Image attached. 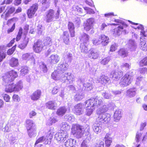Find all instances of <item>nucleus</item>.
<instances>
[{
    "label": "nucleus",
    "instance_id": "nucleus-59",
    "mask_svg": "<svg viewBox=\"0 0 147 147\" xmlns=\"http://www.w3.org/2000/svg\"><path fill=\"white\" fill-rule=\"evenodd\" d=\"M89 141L87 140H84L82 143L81 144V147H89Z\"/></svg>",
    "mask_w": 147,
    "mask_h": 147
},
{
    "label": "nucleus",
    "instance_id": "nucleus-30",
    "mask_svg": "<svg viewBox=\"0 0 147 147\" xmlns=\"http://www.w3.org/2000/svg\"><path fill=\"white\" fill-rule=\"evenodd\" d=\"M87 44L84 43H81L80 45V49L81 52L84 54L89 53V50Z\"/></svg>",
    "mask_w": 147,
    "mask_h": 147
},
{
    "label": "nucleus",
    "instance_id": "nucleus-62",
    "mask_svg": "<svg viewBox=\"0 0 147 147\" xmlns=\"http://www.w3.org/2000/svg\"><path fill=\"white\" fill-rule=\"evenodd\" d=\"M105 147H109L112 142V139L111 138L106 140L105 141Z\"/></svg>",
    "mask_w": 147,
    "mask_h": 147
},
{
    "label": "nucleus",
    "instance_id": "nucleus-47",
    "mask_svg": "<svg viewBox=\"0 0 147 147\" xmlns=\"http://www.w3.org/2000/svg\"><path fill=\"white\" fill-rule=\"evenodd\" d=\"M120 67L123 70H127L130 68L131 64L128 63H123L121 65Z\"/></svg>",
    "mask_w": 147,
    "mask_h": 147
},
{
    "label": "nucleus",
    "instance_id": "nucleus-50",
    "mask_svg": "<svg viewBox=\"0 0 147 147\" xmlns=\"http://www.w3.org/2000/svg\"><path fill=\"white\" fill-rule=\"evenodd\" d=\"M15 7L12 5H10L7 7V13L10 16V14L12 13L15 11Z\"/></svg>",
    "mask_w": 147,
    "mask_h": 147
},
{
    "label": "nucleus",
    "instance_id": "nucleus-42",
    "mask_svg": "<svg viewBox=\"0 0 147 147\" xmlns=\"http://www.w3.org/2000/svg\"><path fill=\"white\" fill-rule=\"evenodd\" d=\"M63 38L64 42L66 45H68L69 43V36L68 32H64Z\"/></svg>",
    "mask_w": 147,
    "mask_h": 147
},
{
    "label": "nucleus",
    "instance_id": "nucleus-28",
    "mask_svg": "<svg viewBox=\"0 0 147 147\" xmlns=\"http://www.w3.org/2000/svg\"><path fill=\"white\" fill-rule=\"evenodd\" d=\"M89 37V36L85 33H82L80 37L79 38L82 43L87 44L88 42Z\"/></svg>",
    "mask_w": 147,
    "mask_h": 147
},
{
    "label": "nucleus",
    "instance_id": "nucleus-6",
    "mask_svg": "<svg viewBox=\"0 0 147 147\" xmlns=\"http://www.w3.org/2000/svg\"><path fill=\"white\" fill-rule=\"evenodd\" d=\"M18 76L17 72L13 70H11L3 75L2 80L5 83H8L13 81Z\"/></svg>",
    "mask_w": 147,
    "mask_h": 147
},
{
    "label": "nucleus",
    "instance_id": "nucleus-46",
    "mask_svg": "<svg viewBox=\"0 0 147 147\" xmlns=\"http://www.w3.org/2000/svg\"><path fill=\"white\" fill-rule=\"evenodd\" d=\"M65 118L70 122L74 121L75 120L74 116L71 114H67L65 116Z\"/></svg>",
    "mask_w": 147,
    "mask_h": 147
},
{
    "label": "nucleus",
    "instance_id": "nucleus-29",
    "mask_svg": "<svg viewBox=\"0 0 147 147\" xmlns=\"http://www.w3.org/2000/svg\"><path fill=\"white\" fill-rule=\"evenodd\" d=\"M63 57L64 60L68 62H71L73 59L72 54L70 52L68 51H66Z\"/></svg>",
    "mask_w": 147,
    "mask_h": 147
},
{
    "label": "nucleus",
    "instance_id": "nucleus-10",
    "mask_svg": "<svg viewBox=\"0 0 147 147\" xmlns=\"http://www.w3.org/2000/svg\"><path fill=\"white\" fill-rule=\"evenodd\" d=\"M78 84L80 86L81 85L83 86V90L86 91L90 90L92 88V86L91 84L87 82H84V78H79L77 81Z\"/></svg>",
    "mask_w": 147,
    "mask_h": 147
},
{
    "label": "nucleus",
    "instance_id": "nucleus-33",
    "mask_svg": "<svg viewBox=\"0 0 147 147\" xmlns=\"http://www.w3.org/2000/svg\"><path fill=\"white\" fill-rule=\"evenodd\" d=\"M68 28L69 30L71 37H73L75 36L74 26L73 23L69 22L68 24Z\"/></svg>",
    "mask_w": 147,
    "mask_h": 147
},
{
    "label": "nucleus",
    "instance_id": "nucleus-43",
    "mask_svg": "<svg viewBox=\"0 0 147 147\" xmlns=\"http://www.w3.org/2000/svg\"><path fill=\"white\" fill-rule=\"evenodd\" d=\"M142 39L143 40V38H141V37L140 38V40L141 41L140 43V49L143 51H146L147 50V44H146V42L145 40L142 41Z\"/></svg>",
    "mask_w": 147,
    "mask_h": 147
},
{
    "label": "nucleus",
    "instance_id": "nucleus-12",
    "mask_svg": "<svg viewBox=\"0 0 147 147\" xmlns=\"http://www.w3.org/2000/svg\"><path fill=\"white\" fill-rule=\"evenodd\" d=\"M129 22L132 24L131 26L134 29H138L141 30L140 35L141 38H143V37H147V33L144 30V28L143 26L139 24L136 23L129 21Z\"/></svg>",
    "mask_w": 147,
    "mask_h": 147
},
{
    "label": "nucleus",
    "instance_id": "nucleus-25",
    "mask_svg": "<svg viewBox=\"0 0 147 147\" xmlns=\"http://www.w3.org/2000/svg\"><path fill=\"white\" fill-rule=\"evenodd\" d=\"M46 106L49 109L54 110L56 108L57 105L55 101H50L46 103Z\"/></svg>",
    "mask_w": 147,
    "mask_h": 147
},
{
    "label": "nucleus",
    "instance_id": "nucleus-51",
    "mask_svg": "<svg viewBox=\"0 0 147 147\" xmlns=\"http://www.w3.org/2000/svg\"><path fill=\"white\" fill-rule=\"evenodd\" d=\"M93 147H104V144L103 141L99 140L95 143Z\"/></svg>",
    "mask_w": 147,
    "mask_h": 147
},
{
    "label": "nucleus",
    "instance_id": "nucleus-11",
    "mask_svg": "<svg viewBox=\"0 0 147 147\" xmlns=\"http://www.w3.org/2000/svg\"><path fill=\"white\" fill-rule=\"evenodd\" d=\"M68 137L67 131H60L57 133L55 135V138L58 141H62L65 140Z\"/></svg>",
    "mask_w": 147,
    "mask_h": 147
},
{
    "label": "nucleus",
    "instance_id": "nucleus-13",
    "mask_svg": "<svg viewBox=\"0 0 147 147\" xmlns=\"http://www.w3.org/2000/svg\"><path fill=\"white\" fill-rule=\"evenodd\" d=\"M42 41L41 40H38L35 43L33 47L34 51L37 53H40L42 51L45 49V46L43 44Z\"/></svg>",
    "mask_w": 147,
    "mask_h": 147
},
{
    "label": "nucleus",
    "instance_id": "nucleus-32",
    "mask_svg": "<svg viewBox=\"0 0 147 147\" xmlns=\"http://www.w3.org/2000/svg\"><path fill=\"white\" fill-rule=\"evenodd\" d=\"M9 63L12 67L18 66L19 64L18 59L14 57H12L10 60Z\"/></svg>",
    "mask_w": 147,
    "mask_h": 147
},
{
    "label": "nucleus",
    "instance_id": "nucleus-36",
    "mask_svg": "<svg viewBox=\"0 0 147 147\" xmlns=\"http://www.w3.org/2000/svg\"><path fill=\"white\" fill-rule=\"evenodd\" d=\"M61 130V131H67L69 130L70 126L69 124L65 122H63L60 125Z\"/></svg>",
    "mask_w": 147,
    "mask_h": 147
},
{
    "label": "nucleus",
    "instance_id": "nucleus-53",
    "mask_svg": "<svg viewBox=\"0 0 147 147\" xmlns=\"http://www.w3.org/2000/svg\"><path fill=\"white\" fill-rule=\"evenodd\" d=\"M36 11L32 10L31 9L29 8L27 11V14L29 18H32L34 15Z\"/></svg>",
    "mask_w": 147,
    "mask_h": 147
},
{
    "label": "nucleus",
    "instance_id": "nucleus-20",
    "mask_svg": "<svg viewBox=\"0 0 147 147\" xmlns=\"http://www.w3.org/2000/svg\"><path fill=\"white\" fill-rule=\"evenodd\" d=\"M60 57L57 54H52L48 58V61L51 64L57 63L59 61Z\"/></svg>",
    "mask_w": 147,
    "mask_h": 147
},
{
    "label": "nucleus",
    "instance_id": "nucleus-40",
    "mask_svg": "<svg viewBox=\"0 0 147 147\" xmlns=\"http://www.w3.org/2000/svg\"><path fill=\"white\" fill-rule=\"evenodd\" d=\"M28 134L29 136L31 138L35 136L37 131L35 127L27 130Z\"/></svg>",
    "mask_w": 147,
    "mask_h": 147
},
{
    "label": "nucleus",
    "instance_id": "nucleus-44",
    "mask_svg": "<svg viewBox=\"0 0 147 147\" xmlns=\"http://www.w3.org/2000/svg\"><path fill=\"white\" fill-rule=\"evenodd\" d=\"M29 71V68L28 67L26 66L22 67L20 70V75L22 76H24L28 73Z\"/></svg>",
    "mask_w": 147,
    "mask_h": 147
},
{
    "label": "nucleus",
    "instance_id": "nucleus-27",
    "mask_svg": "<svg viewBox=\"0 0 147 147\" xmlns=\"http://www.w3.org/2000/svg\"><path fill=\"white\" fill-rule=\"evenodd\" d=\"M128 48L131 51H134L137 47L136 44L134 40H130L128 44Z\"/></svg>",
    "mask_w": 147,
    "mask_h": 147
},
{
    "label": "nucleus",
    "instance_id": "nucleus-21",
    "mask_svg": "<svg viewBox=\"0 0 147 147\" xmlns=\"http://www.w3.org/2000/svg\"><path fill=\"white\" fill-rule=\"evenodd\" d=\"M99 53L98 51L94 49H91L89 50L88 56L92 59H96L99 56Z\"/></svg>",
    "mask_w": 147,
    "mask_h": 147
},
{
    "label": "nucleus",
    "instance_id": "nucleus-39",
    "mask_svg": "<svg viewBox=\"0 0 147 147\" xmlns=\"http://www.w3.org/2000/svg\"><path fill=\"white\" fill-rule=\"evenodd\" d=\"M119 55L122 57H125L128 55V52L126 49L125 48L120 49L118 51Z\"/></svg>",
    "mask_w": 147,
    "mask_h": 147
},
{
    "label": "nucleus",
    "instance_id": "nucleus-23",
    "mask_svg": "<svg viewBox=\"0 0 147 147\" xmlns=\"http://www.w3.org/2000/svg\"><path fill=\"white\" fill-rule=\"evenodd\" d=\"M16 124L15 121H9L8 123L6 125L5 127L3 128L2 130L5 132H9L11 130V126Z\"/></svg>",
    "mask_w": 147,
    "mask_h": 147
},
{
    "label": "nucleus",
    "instance_id": "nucleus-9",
    "mask_svg": "<svg viewBox=\"0 0 147 147\" xmlns=\"http://www.w3.org/2000/svg\"><path fill=\"white\" fill-rule=\"evenodd\" d=\"M132 75L128 74H126L121 79L119 82L120 85L124 87L129 84L133 79Z\"/></svg>",
    "mask_w": 147,
    "mask_h": 147
},
{
    "label": "nucleus",
    "instance_id": "nucleus-54",
    "mask_svg": "<svg viewBox=\"0 0 147 147\" xmlns=\"http://www.w3.org/2000/svg\"><path fill=\"white\" fill-rule=\"evenodd\" d=\"M70 147H75L76 145V140L72 139H69L67 140Z\"/></svg>",
    "mask_w": 147,
    "mask_h": 147
},
{
    "label": "nucleus",
    "instance_id": "nucleus-45",
    "mask_svg": "<svg viewBox=\"0 0 147 147\" xmlns=\"http://www.w3.org/2000/svg\"><path fill=\"white\" fill-rule=\"evenodd\" d=\"M84 97L83 92H78L74 96L75 100L78 101L81 100Z\"/></svg>",
    "mask_w": 147,
    "mask_h": 147
},
{
    "label": "nucleus",
    "instance_id": "nucleus-14",
    "mask_svg": "<svg viewBox=\"0 0 147 147\" xmlns=\"http://www.w3.org/2000/svg\"><path fill=\"white\" fill-rule=\"evenodd\" d=\"M95 22L94 18H90L87 19L86 22L84 23V29L86 31L90 30L93 28Z\"/></svg>",
    "mask_w": 147,
    "mask_h": 147
},
{
    "label": "nucleus",
    "instance_id": "nucleus-38",
    "mask_svg": "<svg viewBox=\"0 0 147 147\" xmlns=\"http://www.w3.org/2000/svg\"><path fill=\"white\" fill-rule=\"evenodd\" d=\"M67 108L65 107H63L59 108L57 111V113L58 115L63 116L67 111Z\"/></svg>",
    "mask_w": 147,
    "mask_h": 147
},
{
    "label": "nucleus",
    "instance_id": "nucleus-5",
    "mask_svg": "<svg viewBox=\"0 0 147 147\" xmlns=\"http://www.w3.org/2000/svg\"><path fill=\"white\" fill-rule=\"evenodd\" d=\"M23 88L22 82L20 81L16 84H9L6 86L5 91L7 92L11 93L14 92H18Z\"/></svg>",
    "mask_w": 147,
    "mask_h": 147
},
{
    "label": "nucleus",
    "instance_id": "nucleus-49",
    "mask_svg": "<svg viewBox=\"0 0 147 147\" xmlns=\"http://www.w3.org/2000/svg\"><path fill=\"white\" fill-rule=\"evenodd\" d=\"M57 121L58 120L56 117H51L48 121L47 122V124L49 125H51L53 123L57 122Z\"/></svg>",
    "mask_w": 147,
    "mask_h": 147
},
{
    "label": "nucleus",
    "instance_id": "nucleus-8",
    "mask_svg": "<svg viewBox=\"0 0 147 147\" xmlns=\"http://www.w3.org/2000/svg\"><path fill=\"white\" fill-rule=\"evenodd\" d=\"M71 132L74 136L77 138H81L83 134L82 126L77 124H74L72 125Z\"/></svg>",
    "mask_w": 147,
    "mask_h": 147
},
{
    "label": "nucleus",
    "instance_id": "nucleus-26",
    "mask_svg": "<svg viewBox=\"0 0 147 147\" xmlns=\"http://www.w3.org/2000/svg\"><path fill=\"white\" fill-rule=\"evenodd\" d=\"M136 91V89L135 88L130 89L126 91L125 94L128 97H133L135 96Z\"/></svg>",
    "mask_w": 147,
    "mask_h": 147
},
{
    "label": "nucleus",
    "instance_id": "nucleus-34",
    "mask_svg": "<svg viewBox=\"0 0 147 147\" xmlns=\"http://www.w3.org/2000/svg\"><path fill=\"white\" fill-rule=\"evenodd\" d=\"M43 42V44L45 46V49L47 47L51 46L52 45V42L51 39L50 37H47L42 41Z\"/></svg>",
    "mask_w": 147,
    "mask_h": 147
},
{
    "label": "nucleus",
    "instance_id": "nucleus-48",
    "mask_svg": "<svg viewBox=\"0 0 147 147\" xmlns=\"http://www.w3.org/2000/svg\"><path fill=\"white\" fill-rule=\"evenodd\" d=\"M40 68V69L44 73H46L47 71V67L46 65L43 62H41L39 63Z\"/></svg>",
    "mask_w": 147,
    "mask_h": 147
},
{
    "label": "nucleus",
    "instance_id": "nucleus-15",
    "mask_svg": "<svg viewBox=\"0 0 147 147\" xmlns=\"http://www.w3.org/2000/svg\"><path fill=\"white\" fill-rule=\"evenodd\" d=\"M84 105L81 103L78 104L74 107V113L77 115L82 114L84 111Z\"/></svg>",
    "mask_w": 147,
    "mask_h": 147
},
{
    "label": "nucleus",
    "instance_id": "nucleus-31",
    "mask_svg": "<svg viewBox=\"0 0 147 147\" xmlns=\"http://www.w3.org/2000/svg\"><path fill=\"white\" fill-rule=\"evenodd\" d=\"M121 117V111L119 109L117 110L115 112L114 115V121L117 122Z\"/></svg>",
    "mask_w": 147,
    "mask_h": 147
},
{
    "label": "nucleus",
    "instance_id": "nucleus-58",
    "mask_svg": "<svg viewBox=\"0 0 147 147\" xmlns=\"http://www.w3.org/2000/svg\"><path fill=\"white\" fill-rule=\"evenodd\" d=\"M92 42L93 45H98L101 44L100 40L99 39V37L98 39L94 38L93 39Z\"/></svg>",
    "mask_w": 147,
    "mask_h": 147
},
{
    "label": "nucleus",
    "instance_id": "nucleus-3",
    "mask_svg": "<svg viewBox=\"0 0 147 147\" xmlns=\"http://www.w3.org/2000/svg\"><path fill=\"white\" fill-rule=\"evenodd\" d=\"M108 110V107L106 105H103L102 107L97 109L96 113L98 115L97 120L102 122L108 123L111 119L110 114L105 113Z\"/></svg>",
    "mask_w": 147,
    "mask_h": 147
},
{
    "label": "nucleus",
    "instance_id": "nucleus-55",
    "mask_svg": "<svg viewBox=\"0 0 147 147\" xmlns=\"http://www.w3.org/2000/svg\"><path fill=\"white\" fill-rule=\"evenodd\" d=\"M140 66H147V57H146L141 60L139 63Z\"/></svg>",
    "mask_w": 147,
    "mask_h": 147
},
{
    "label": "nucleus",
    "instance_id": "nucleus-57",
    "mask_svg": "<svg viewBox=\"0 0 147 147\" xmlns=\"http://www.w3.org/2000/svg\"><path fill=\"white\" fill-rule=\"evenodd\" d=\"M22 30L23 29L21 27L20 28L18 34L16 38V41H18L21 38L23 33Z\"/></svg>",
    "mask_w": 147,
    "mask_h": 147
},
{
    "label": "nucleus",
    "instance_id": "nucleus-41",
    "mask_svg": "<svg viewBox=\"0 0 147 147\" xmlns=\"http://www.w3.org/2000/svg\"><path fill=\"white\" fill-rule=\"evenodd\" d=\"M28 41V38H25L23 40L19 45L18 47L21 49H24L26 46Z\"/></svg>",
    "mask_w": 147,
    "mask_h": 147
},
{
    "label": "nucleus",
    "instance_id": "nucleus-60",
    "mask_svg": "<svg viewBox=\"0 0 147 147\" xmlns=\"http://www.w3.org/2000/svg\"><path fill=\"white\" fill-rule=\"evenodd\" d=\"M142 133L140 132H137L135 138V140L137 142H140V140L142 136Z\"/></svg>",
    "mask_w": 147,
    "mask_h": 147
},
{
    "label": "nucleus",
    "instance_id": "nucleus-7",
    "mask_svg": "<svg viewBox=\"0 0 147 147\" xmlns=\"http://www.w3.org/2000/svg\"><path fill=\"white\" fill-rule=\"evenodd\" d=\"M59 10L58 9L56 11L52 9H49L47 13V14L45 17V20L49 22L53 20H55L58 19L59 15Z\"/></svg>",
    "mask_w": 147,
    "mask_h": 147
},
{
    "label": "nucleus",
    "instance_id": "nucleus-16",
    "mask_svg": "<svg viewBox=\"0 0 147 147\" xmlns=\"http://www.w3.org/2000/svg\"><path fill=\"white\" fill-rule=\"evenodd\" d=\"M22 58V60L26 61H30L34 64L35 62V60L33 54L31 53H26L23 54Z\"/></svg>",
    "mask_w": 147,
    "mask_h": 147
},
{
    "label": "nucleus",
    "instance_id": "nucleus-56",
    "mask_svg": "<svg viewBox=\"0 0 147 147\" xmlns=\"http://www.w3.org/2000/svg\"><path fill=\"white\" fill-rule=\"evenodd\" d=\"M87 108L86 109V114L88 116H89L92 113L93 111L95 109H94V108Z\"/></svg>",
    "mask_w": 147,
    "mask_h": 147
},
{
    "label": "nucleus",
    "instance_id": "nucleus-35",
    "mask_svg": "<svg viewBox=\"0 0 147 147\" xmlns=\"http://www.w3.org/2000/svg\"><path fill=\"white\" fill-rule=\"evenodd\" d=\"M7 24L9 26L12 25L11 28L8 29L7 31V33H9L12 32L14 30L15 27V24L14 23L12 20H10L7 22Z\"/></svg>",
    "mask_w": 147,
    "mask_h": 147
},
{
    "label": "nucleus",
    "instance_id": "nucleus-4",
    "mask_svg": "<svg viewBox=\"0 0 147 147\" xmlns=\"http://www.w3.org/2000/svg\"><path fill=\"white\" fill-rule=\"evenodd\" d=\"M102 103V99L101 98L97 97L95 98H91L85 102V106L86 107L94 108L95 109L96 106L100 105Z\"/></svg>",
    "mask_w": 147,
    "mask_h": 147
},
{
    "label": "nucleus",
    "instance_id": "nucleus-24",
    "mask_svg": "<svg viewBox=\"0 0 147 147\" xmlns=\"http://www.w3.org/2000/svg\"><path fill=\"white\" fill-rule=\"evenodd\" d=\"M41 91L39 90H38L34 92L30 96L31 100H38L40 96Z\"/></svg>",
    "mask_w": 147,
    "mask_h": 147
},
{
    "label": "nucleus",
    "instance_id": "nucleus-61",
    "mask_svg": "<svg viewBox=\"0 0 147 147\" xmlns=\"http://www.w3.org/2000/svg\"><path fill=\"white\" fill-rule=\"evenodd\" d=\"M117 45L116 43L112 44L110 47V51L113 52L115 51L117 49Z\"/></svg>",
    "mask_w": 147,
    "mask_h": 147
},
{
    "label": "nucleus",
    "instance_id": "nucleus-18",
    "mask_svg": "<svg viewBox=\"0 0 147 147\" xmlns=\"http://www.w3.org/2000/svg\"><path fill=\"white\" fill-rule=\"evenodd\" d=\"M104 122L98 121L97 119L96 122L94 124L93 126V129L94 131L98 134L101 132L102 129V123Z\"/></svg>",
    "mask_w": 147,
    "mask_h": 147
},
{
    "label": "nucleus",
    "instance_id": "nucleus-2",
    "mask_svg": "<svg viewBox=\"0 0 147 147\" xmlns=\"http://www.w3.org/2000/svg\"><path fill=\"white\" fill-rule=\"evenodd\" d=\"M111 21H114L117 24L115 23H110L108 24V25H114L115 26L117 25L119 26L114 29L113 35L116 36H119L122 33L125 34L126 30L125 29L127 27V25L122 20L119 19H115L114 18L111 20Z\"/></svg>",
    "mask_w": 147,
    "mask_h": 147
},
{
    "label": "nucleus",
    "instance_id": "nucleus-17",
    "mask_svg": "<svg viewBox=\"0 0 147 147\" xmlns=\"http://www.w3.org/2000/svg\"><path fill=\"white\" fill-rule=\"evenodd\" d=\"M97 81L102 84H105L107 83H109L111 81L109 78L103 75H101L97 79Z\"/></svg>",
    "mask_w": 147,
    "mask_h": 147
},
{
    "label": "nucleus",
    "instance_id": "nucleus-37",
    "mask_svg": "<svg viewBox=\"0 0 147 147\" xmlns=\"http://www.w3.org/2000/svg\"><path fill=\"white\" fill-rule=\"evenodd\" d=\"M26 126L27 130L35 127L33 121L30 119H27L26 120Z\"/></svg>",
    "mask_w": 147,
    "mask_h": 147
},
{
    "label": "nucleus",
    "instance_id": "nucleus-63",
    "mask_svg": "<svg viewBox=\"0 0 147 147\" xmlns=\"http://www.w3.org/2000/svg\"><path fill=\"white\" fill-rule=\"evenodd\" d=\"M73 9L74 10L77 11L80 13H82V8L79 7L78 5H73Z\"/></svg>",
    "mask_w": 147,
    "mask_h": 147
},
{
    "label": "nucleus",
    "instance_id": "nucleus-22",
    "mask_svg": "<svg viewBox=\"0 0 147 147\" xmlns=\"http://www.w3.org/2000/svg\"><path fill=\"white\" fill-rule=\"evenodd\" d=\"M101 44L102 46H105L107 45L109 42V38L107 36L104 34L101 35L99 36Z\"/></svg>",
    "mask_w": 147,
    "mask_h": 147
},
{
    "label": "nucleus",
    "instance_id": "nucleus-1",
    "mask_svg": "<svg viewBox=\"0 0 147 147\" xmlns=\"http://www.w3.org/2000/svg\"><path fill=\"white\" fill-rule=\"evenodd\" d=\"M68 65L66 63H60L58 65V70L55 71L51 74L52 78L55 80H59L62 82H69L72 84L74 80V76L70 73H61L60 71H63L67 70Z\"/></svg>",
    "mask_w": 147,
    "mask_h": 147
},
{
    "label": "nucleus",
    "instance_id": "nucleus-52",
    "mask_svg": "<svg viewBox=\"0 0 147 147\" xmlns=\"http://www.w3.org/2000/svg\"><path fill=\"white\" fill-rule=\"evenodd\" d=\"M6 56V51L3 49L0 50V62L2 61Z\"/></svg>",
    "mask_w": 147,
    "mask_h": 147
},
{
    "label": "nucleus",
    "instance_id": "nucleus-19",
    "mask_svg": "<svg viewBox=\"0 0 147 147\" xmlns=\"http://www.w3.org/2000/svg\"><path fill=\"white\" fill-rule=\"evenodd\" d=\"M123 75V72L121 70L119 71H112L110 75V77L114 80H119Z\"/></svg>",
    "mask_w": 147,
    "mask_h": 147
},
{
    "label": "nucleus",
    "instance_id": "nucleus-64",
    "mask_svg": "<svg viewBox=\"0 0 147 147\" xmlns=\"http://www.w3.org/2000/svg\"><path fill=\"white\" fill-rule=\"evenodd\" d=\"M110 60V58L107 57L102 59L100 63L103 65H105L107 64Z\"/></svg>",
    "mask_w": 147,
    "mask_h": 147
}]
</instances>
